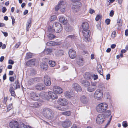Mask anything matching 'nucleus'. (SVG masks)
<instances>
[{
	"label": "nucleus",
	"mask_w": 128,
	"mask_h": 128,
	"mask_svg": "<svg viewBox=\"0 0 128 128\" xmlns=\"http://www.w3.org/2000/svg\"><path fill=\"white\" fill-rule=\"evenodd\" d=\"M75 38V36L74 35H69L67 37V38L68 39L73 40Z\"/></svg>",
	"instance_id": "41"
},
{
	"label": "nucleus",
	"mask_w": 128,
	"mask_h": 128,
	"mask_svg": "<svg viewBox=\"0 0 128 128\" xmlns=\"http://www.w3.org/2000/svg\"><path fill=\"white\" fill-rule=\"evenodd\" d=\"M81 83L83 86L85 87L88 86L90 84V83L86 80H83L81 82Z\"/></svg>",
	"instance_id": "27"
},
{
	"label": "nucleus",
	"mask_w": 128,
	"mask_h": 128,
	"mask_svg": "<svg viewBox=\"0 0 128 128\" xmlns=\"http://www.w3.org/2000/svg\"><path fill=\"white\" fill-rule=\"evenodd\" d=\"M68 54L70 57L72 59L74 58L76 56V52L73 49L70 50Z\"/></svg>",
	"instance_id": "15"
},
{
	"label": "nucleus",
	"mask_w": 128,
	"mask_h": 128,
	"mask_svg": "<svg viewBox=\"0 0 128 128\" xmlns=\"http://www.w3.org/2000/svg\"><path fill=\"white\" fill-rule=\"evenodd\" d=\"M110 74H108L106 75V80H108L110 79Z\"/></svg>",
	"instance_id": "60"
},
{
	"label": "nucleus",
	"mask_w": 128,
	"mask_h": 128,
	"mask_svg": "<svg viewBox=\"0 0 128 128\" xmlns=\"http://www.w3.org/2000/svg\"><path fill=\"white\" fill-rule=\"evenodd\" d=\"M95 11L94 10H93L91 8H90L89 10V12L90 14H93L95 12Z\"/></svg>",
	"instance_id": "56"
},
{
	"label": "nucleus",
	"mask_w": 128,
	"mask_h": 128,
	"mask_svg": "<svg viewBox=\"0 0 128 128\" xmlns=\"http://www.w3.org/2000/svg\"><path fill=\"white\" fill-rule=\"evenodd\" d=\"M8 64H14V62L12 60H10L8 62Z\"/></svg>",
	"instance_id": "55"
},
{
	"label": "nucleus",
	"mask_w": 128,
	"mask_h": 128,
	"mask_svg": "<svg viewBox=\"0 0 128 128\" xmlns=\"http://www.w3.org/2000/svg\"><path fill=\"white\" fill-rule=\"evenodd\" d=\"M37 78H30L28 80V82L29 84L31 85L34 84Z\"/></svg>",
	"instance_id": "28"
},
{
	"label": "nucleus",
	"mask_w": 128,
	"mask_h": 128,
	"mask_svg": "<svg viewBox=\"0 0 128 128\" xmlns=\"http://www.w3.org/2000/svg\"><path fill=\"white\" fill-rule=\"evenodd\" d=\"M96 83H92L91 84V86H92L93 88L95 87V88L96 89Z\"/></svg>",
	"instance_id": "49"
},
{
	"label": "nucleus",
	"mask_w": 128,
	"mask_h": 128,
	"mask_svg": "<svg viewBox=\"0 0 128 128\" xmlns=\"http://www.w3.org/2000/svg\"><path fill=\"white\" fill-rule=\"evenodd\" d=\"M48 64L50 66L52 67L54 66L56 64L55 62L54 61L51 60H49Z\"/></svg>",
	"instance_id": "34"
},
{
	"label": "nucleus",
	"mask_w": 128,
	"mask_h": 128,
	"mask_svg": "<svg viewBox=\"0 0 128 128\" xmlns=\"http://www.w3.org/2000/svg\"><path fill=\"white\" fill-rule=\"evenodd\" d=\"M72 124L70 120L68 119H66L65 121L62 124V126L65 128H68Z\"/></svg>",
	"instance_id": "14"
},
{
	"label": "nucleus",
	"mask_w": 128,
	"mask_h": 128,
	"mask_svg": "<svg viewBox=\"0 0 128 128\" xmlns=\"http://www.w3.org/2000/svg\"><path fill=\"white\" fill-rule=\"evenodd\" d=\"M92 78H93L94 80H97L98 78V76L97 74H92Z\"/></svg>",
	"instance_id": "44"
},
{
	"label": "nucleus",
	"mask_w": 128,
	"mask_h": 128,
	"mask_svg": "<svg viewBox=\"0 0 128 128\" xmlns=\"http://www.w3.org/2000/svg\"><path fill=\"white\" fill-rule=\"evenodd\" d=\"M64 95L67 98H71L73 97V95L68 92H66L64 93Z\"/></svg>",
	"instance_id": "24"
},
{
	"label": "nucleus",
	"mask_w": 128,
	"mask_h": 128,
	"mask_svg": "<svg viewBox=\"0 0 128 128\" xmlns=\"http://www.w3.org/2000/svg\"><path fill=\"white\" fill-rule=\"evenodd\" d=\"M12 96L15 97L16 96V94L15 92L13 91L10 92Z\"/></svg>",
	"instance_id": "53"
},
{
	"label": "nucleus",
	"mask_w": 128,
	"mask_h": 128,
	"mask_svg": "<svg viewBox=\"0 0 128 128\" xmlns=\"http://www.w3.org/2000/svg\"><path fill=\"white\" fill-rule=\"evenodd\" d=\"M14 84H16V89L17 88H20V84L18 80H16L14 82Z\"/></svg>",
	"instance_id": "38"
},
{
	"label": "nucleus",
	"mask_w": 128,
	"mask_h": 128,
	"mask_svg": "<svg viewBox=\"0 0 128 128\" xmlns=\"http://www.w3.org/2000/svg\"><path fill=\"white\" fill-rule=\"evenodd\" d=\"M44 84L47 86H49L51 84L50 78L49 76H46L44 77Z\"/></svg>",
	"instance_id": "12"
},
{
	"label": "nucleus",
	"mask_w": 128,
	"mask_h": 128,
	"mask_svg": "<svg viewBox=\"0 0 128 128\" xmlns=\"http://www.w3.org/2000/svg\"><path fill=\"white\" fill-rule=\"evenodd\" d=\"M32 54L31 53H28L27 54L26 56V58L28 59L29 58H32Z\"/></svg>",
	"instance_id": "40"
},
{
	"label": "nucleus",
	"mask_w": 128,
	"mask_h": 128,
	"mask_svg": "<svg viewBox=\"0 0 128 128\" xmlns=\"http://www.w3.org/2000/svg\"><path fill=\"white\" fill-rule=\"evenodd\" d=\"M9 91L10 92L13 91H14V88L12 86L10 87L9 89Z\"/></svg>",
	"instance_id": "59"
},
{
	"label": "nucleus",
	"mask_w": 128,
	"mask_h": 128,
	"mask_svg": "<svg viewBox=\"0 0 128 128\" xmlns=\"http://www.w3.org/2000/svg\"><path fill=\"white\" fill-rule=\"evenodd\" d=\"M40 67L43 70H47L48 68L47 64L46 63L41 64L40 65Z\"/></svg>",
	"instance_id": "30"
},
{
	"label": "nucleus",
	"mask_w": 128,
	"mask_h": 128,
	"mask_svg": "<svg viewBox=\"0 0 128 128\" xmlns=\"http://www.w3.org/2000/svg\"><path fill=\"white\" fill-rule=\"evenodd\" d=\"M62 114L63 115L69 116L71 114V112L70 111H66L62 112Z\"/></svg>",
	"instance_id": "36"
},
{
	"label": "nucleus",
	"mask_w": 128,
	"mask_h": 128,
	"mask_svg": "<svg viewBox=\"0 0 128 128\" xmlns=\"http://www.w3.org/2000/svg\"><path fill=\"white\" fill-rule=\"evenodd\" d=\"M58 5H59L60 11L62 12H65V8L66 6V2L63 1H60L58 4Z\"/></svg>",
	"instance_id": "8"
},
{
	"label": "nucleus",
	"mask_w": 128,
	"mask_h": 128,
	"mask_svg": "<svg viewBox=\"0 0 128 128\" xmlns=\"http://www.w3.org/2000/svg\"><path fill=\"white\" fill-rule=\"evenodd\" d=\"M73 87L77 92H80L82 90L81 86L77 83H74L73 84Z\"/></svg>",
	"instance_id": "18"
},
{
	"label": "nucleus",
	"mask_w": 128,
	"mask_h": 128,
	"mask_svg": "<svg viewBox=\"0 0 128 128\" xmlns=\"http://www.w3.org/2000/svg\"><path fill=\"white\" fill-rule=\"evenodd\" d=\"M46 45L49 46H52L58 45L60 44V43L53 41H50L47 42L46 44Z\"/></svg>",
	"instance_id": "19"
},
{
	"label": "nucleus",
	"mask_w": 128,
	"mask_h": 128,
	"mask_svg": "<svg viewBox=\"0 0 128 128\" xmlns=\"http://www.w3.org/2000/svg\"><path fill=\"white\" fill-rule=\"evenodd\" d=\"M40 95V94L39 95V94H36L33 92H31L30 93V96L32 99L35 101H36L39 99V96L41 97Z\"/></svg>",
	"instance_id": "11"
},
{
	"label": "nucleus",
	"mask_w": 128,
	"mask_h": 128,
	"mask_svg": "<svg viewBox=\"0 0 128 128\" xmlns=\"http://www.w3.org/2000/svg\"><path fill=\"white\" fill-rule=\"evenodd\" d=\"M7 100V97H5L4 98V103L5 104Z\"/></svg>",
	"instance_id": "63"
},
{
	"label": "nucleus",
	"mask_w": 128,
	"mask_h": 128,
	"mask_svg": "<svg viewBox=\"0 0 128 128\" xmlns=\"http://www.w3.org/2000/svg\"><path fill=\"white\" fill-rule=\"evenodd\" d=\"M80 7V5L77 4L73 5L72 6V8L74 11L77 12L79 10Z\"/></svg>",
	"instance_id": "23"
},
{
	"label": "nucleus",
	"mask_w": 128,
	"mask_h": 128,
	"mask_svg": "<svg viewBox=\"0 0 128 128\" xmlns=\"http://www.w3.org/2000/svg\"><path fill=\"white\" fill-rule=\"evenodd\" d=\"M103 96L102 92L101 90L98 89L95 92L94 94V97L96 99L100 100L102 98Z\"/></svg>",
	"instance_id": "7"
},
{
	"label": "nucleus",
	"mask_w": 128,
	"mask_h": 128,
	"mask_svg": "<svg viewBox=\"0 0 128 128\" xmlns=\"http://www.w3.org/2000/svg\"><path fill=\"white\" fill-rule=\"evenodd\" d=\"M52 28L54 31L57 33L60 32L62 29L61 24L58 22L54 24L53 25Z\"/></svg>",
	"instance_id": "5"
},
{
	"label": "nucleus",
	"mask_w": 128,
	"mask_h": 128,
	"mask_svg": "<svg viewBox=\"0 0 128 128\" xmlns=\"http://www.w3.org/2000/svg\"><path fill=\"white\" fill-rule=\"evenodd\" d=\"M6 8L5 7H3L2 8V12L3 13H4L6 11Z\"/></svg>",
	"instance_id": "58"
},
{
	"label": "nucleus",
	"mask_w": 128,
	"mask_h": 128,
	"mask_svg": "<svg viewBox=\"0 0 128 128\" xmlns=\"http://www.w3.org/2000/svg\"><path fill=\"white\" fill-rule=\"evenodd\" d=\"M97 70L98 72L101 75H103V73L102 72V70L101 66L100 65H98L97 67Z\"/></svg>",
	"instance_id": "25"
},
{
	"label": "nucleus",
	"mask_w": 128,
	"mask_h": 128,
	"mask_svg": "<svg viewBox=\"0 0 128 128\" xmlns=\"http://www.w3.org/2000/svg\"><path fill=\"white\" fill-rule=\"evenodd\" d=\"M110 20L109 19H107L105 20V22L108 25L110 23Z\"/></svg>",
	"instance_id": "48"
},
{
	"label": "nucleus",
	"mask_w": 128,
	"mask_h": 128,
	"mask_svg": "<svg viewBox=\"0 0 128 128\" xmlns=\"http://www.w3.org/2000/svg\"><path fill=\"white\" fill-rule=\"evenodd\" d=\"M105 116L104 114H98L96 118V123L98 124H102L105 121Z\"/></svg>",
	"instance_id": "6"
},
{
	"label": "nucleus",
	"mask_w": 128,
	"mask_h": 128,
	"mask_svg": "<svg viewBox=\"0 0 128 128\" xmlns=\"http://www.w3.org/2000/svg\"><path fill=\"white\" fill-rule=\"evenodd\" d=\"M42 114L43 116L48 119H52L54 116L52 110L48 108H45L43 110Z\"/></svg>",
	"instance_id": "3"
},
{
	"label": "nucleus",
	"mask_w": 128,
	"mask_h": 128,
	"mask_svg": "<svg viewBox=\"0 0 128 128\" xmlns=\"http://www.w3.org/2000/svg\"><path fill=\"white\" fill-rule=\"evenodd\" d=\"M58 102L59 104L62 106H66L68 104L67 100L64 98L59 99Z\"/></svg>",
	"instance_id": "10"
},
{
	"label": "nucleus",
	"mask_w": 128,
	"mask_h": 128,
	"mask_svg": "<svg viewBox=\"0 0 128 128\" xmlns=\"http://www.w3.org/2000/svg\"><path fill=\"white\" fill-rule=\"evenodd\" d=\"M108 105L105 102L99 104L96 106V109L97 111L100 113H102L106 111L108 108Z\"/></svg>",
	"instance_id": "4"
},
{
	"label": "nucleus",
	"mask_w": 128,
	"mask_h": 128,
	"mask_svg": "<svg viewBox=\"0 0 128 128\" xmlns=\"http://www.w3.org/2000/svg\"><path fill=\"white\" fill-rule=\"evenodd\" d=\"M77 63L80 66H82L84 64L83 58H81L78 59L77 61Z\"/></svg>",
	"instance_id": "29"
},
{
	"label": "nucleus",
	"mask_w": 128,
	"mask_h": 128,
	"mask_svg": "<svg viewBox=\"0 0 128 128\" xmlns=\"http://www.w3.org/2000/svg\"><path fill=\"white\" fill-rule=\"evenodd\" d=\"M48 37L50 40H52L55 38V36L54 34H50L48 35Z\"/></svg>",
	"instance_id": "35"
},
{
	"label": "nucleus",
	"mask_w": 128,
	"mask_h": 128,
	"mask_svg": "<svg viewBox=\"0 0 128 128\" xmlns=\"http://www.w3.org/2000/svg\"><path fill=\"white\" fill-rule=\"evenodd\" d=\"M35 60V59H32L26 62V64L28 66H30L32 65H34Z\"/></svg>",
	"instance_id": "20"
},
{
	"label": "nucleus",
	"mask_w": 128,
	"mask_h": 128,
	"mask_svg": "<svg viewBox=\"0 0 128 128\" xmlns=\"http://www.w3.org/2000/svg\"><path fill=\"white\" fill-rule=\"evenodd\" d=\"M114 12L113 10H112L110 13V16H112L114 14Z\"/></svg>",
	"instance_id": "51"
},
{
	"label": "nucleus",
	"mask_w": 128,
	"mask_h": 128,
	"mask_svg": "<svg viewBox=\"0 0 128 128\" xmlns=\"http://www.w3.org/2000/svg\"><path fill=\"white\" fill-rule=\"evenodd\" d=\"M9 80L11 82H13L14 81V78L13 77H10Z\"/></svg>",
	"instance_id": "61"
},
{
	"label": "nucleus",
	"mask_w": 128,
	"mask_h": 128,
	"mask_svg": "<svg viewBox=\"0 0 128 128\" xmlns=\"http://www.w3.org/2000/svg\"><path fill=\"white\" fill-rule=\"evenodd\" d=\"M111 114V111L109 110H107L105 113V114L106 116H109Z\"/></svg>",
	"instance_id": "39"
},
{
	"label": "nucleus",
	"mask_w": 128,
	"mask_h": 128,
	"mask_svg": "<svg viewBox=\"0 0 128 128\" xmlns=\"http://www.w3.org/2000/svg\"><path fill=\"white\" fill-rule=\"evenodd\" d=\"M38 104L36 102L30 104V106L34 108H37L38 107Z\"/></svg>",
	"instance_id": "33"
},
{
	"label": "nucleus",
	"mask_w": 128,
	"mask_h": 128,
	"mask_svg": "<svg viewBox=\"0 0 128 128\" xmlns=\"http://www.w3.org/2000/svg\"><path fill=\"white\" fill-rule=\"evenodd\" d=\"M125 34L126 36H128V30L127 29L125 30Z\"/></svg>",
	"instance_id": "64"
},
{
	"label": "nucleus",
	"mask_w": 128,
	"mask_h": 128,
	"mask_svg": "<svg viewBox=\"0 0 128 128\" xmlns=\"http://www.w3.org/2000/svg\"><path fill=\"white\" fill-rule=\"evenodd\" d=\"M11 18L12 20V24L13 25L15 23V19L14 18L13 16H11Z\"/></svg>",
	"instance_id": "54"
},
{
	"label": "nucleus",
	"mask_w": 128,
	"mask_h": 128,
	"mask_svg": "<svg viewBox=\"0 0 128 128\" xmlns=\"http://www.w3.org/2000/svg\"><path fill=\"white\" fill-rule=\"evenodd\" d=\"M112 37L113 38H115L116 36V33L115 31H114L112 34Z\"/></svg>",
	"instance_id": "45"
},
{
	"label": "nucleus",
	"mask_w": 128,
	"mask_h": 128,
	"mask_svg": "<svg viewBox=\"0 0 128 128\" xmlns=\"http://www.w3.org/2000/svg\"><path fill=\"white\" fill-rule=\"evenodd\" d=\"M48 31L50 32H52L54 31V30L53 29V30H52V29L51 26H49L48 28Z\"/></svg>",
	"instance_id": "50"
},
{
	"label": "nucleus",
	"mask_w": 128,
	"mask_h": 128,
	"mask_svg": "<svg viewBox=\"0 0 128 128\" xmlns=\"http://www.w3.org/2000/svg\"><path fill=\"white\" fill-rule=\"evenodd\" d=\"M52 51V49L47 48L44 50L43 52L44 53L45 55L48 54L51 52Z\"/></svg>",
	"instance_id": "32"
},
{
	"label": "nucleus",
	"mask_w": 128,
	"mask_h": 128,
	"mask_svg": "<svg viewBox=\"0 0 128 128\" xmlns=\"http://www.w3.org/2000/svg\"><path fill=\"white\" fill-rule=\"evenodd\" d=\"M1 32H2L4 34V36H5L6 37L8 36V34L6 32H4L2 31H1Z\"/></svg>",
	"instance_id": "62"
},
{
	"label": "nucleus",
	"mask_w": 128,
	"mask_h": 128,
	"mask_svg": "<svg viewBox=\"0 0 128 128\" xmlns=\"http://www.w3.org/2000/svg\"><path fill=\"white\" fill-rule=\"evenodd\" d=\"M56 55L58 56H60L64 54V51L61 50H56L55 52Z\"/></svg>",
	"instance_id": "21"
},
{
	"label": "nucleus",
	"mask_w": 128,
	"mask_h": 128,
	"mask_svg": "<svg viewBox=\"0 0 128 128\" xmlns=\"http://www.w3.org/2000/svg\"><path fill=\"white\" fill-rule=\"evenodd\" d=\"M40 96L43 99L49 100L50 98L56 99L58 98V96L55 93L49 91L48 93L43 92L40 94Z\"/></svg>",
	"instance_id": "2"
},
{
	"label": "nucleus",
	"mask_w": 128,
	"mask_h": 128,
	"mask_svg": "<svg viewBox=\"0 0 128 128\" xmlns=\"http://www.w3.org/2000/svg\"><path fill=\"white\" fill-rule=\"evenodd\" d=\"M53 91L56 93L57 94H60L62 92L63 90L59 86H55L53 88Z\"/></svg>",
	"instance_id": "9"
},
{
	"label": "nucleus",
	"mask_w": 128,
	"mask_h": 128,
	"mask_svg": "<svg viewBox=\"0 0 128 128\" xmlns=\"http://www.w3.org/2000/svg\"><path fill=\"white\" fill-rule=\"evenodd\" d=\"M52 21L54 20L56 18V17L55 16H52L51 17Z\"/></svg>",
	"instance_id": "52"
},
{
	"label": "nucleus",
	"mask_w": 128,
	"mask_h": 128,
	"mask_svg": "<svg viewBox=\"0 0 128 128\" xmlns=\"http://www.w3.org/2000/svg\"><path fill=\"white\" fill-rule=\"evenodd\" d=\"M31 26V19L30 18H29L26 24V30L27 31H28V29Z\"/></svg>",
	"instance_id": "26"
},
{
	"label": "nucleus",
	"mask_w": 128,
	"mask_h": 128,
	"mask_svg": "<svg viewBox=\"0 0 128 128\" xmlns=\"http://www.w3.org/2000/svg\"><path fill=\"white\" fill-rule=\"evenodd\" d=\"M117 24L120 26L122 25V21L121 20H118L117 21Z\"/></svg>",
	"instance_id": "42"
},
{
	"label": "nucleus",
	"mask_w": 128,
	"mask_h": 128,
	"mask_svg": "<svg viewBox=\"0 0 128 128\" xmlns=\"http://www.w3.org/2000/svg\"><path fill=\"white\" fill-rule=\"evenodd\" d=\"M9 125L12 128H20L18 123L16 121H12L10 122Z\"/></svg>",
	"instance_id": "13"
},
{
	"label": "nucleus",
	"mask_w": 128,
	"mask_h": 128,
	"mask_svg": "<svg viewBox=\"0 0 128 128\" xmlns=\"http://www.w3.org/2000/svg\"><path fill=\"white\" fill-rule=\"evenodd\" d=\"M81 102L84 104H88L89 102L88 98L84 96H81L80 98Z\"/></svg>",
	"instance_id": "16"
},
{
	"label": "nucleus",
	"mask_w": 128,
	"mask_h": 128,
	"mask_svg": "<svg viewBox=\"0 0 128 128\" xmlns=\"http://www.w3.org/2000/svg\"><path fill=\"white\" fill-rule=\"evenodd\" d=\"M83 30L82 32L84 36V40L86 42H88L90 40L89 37L90 36V31L88 29L89 25L86 22H84L82 25Z\"/></svg>",
	"instance_id": "1"
},
{
	"label": "nucleus",
	"mask_w": 128,
	"mask_h": 128,
	"mask_svg": "<svg viewBox=\"0 0 128 128\" xmlns=\"http://www.w3.org/2000/svg\"><path fill=\"white\" fill-rule=\"evenodd\" d=\"M45 86L42 83H40L37 84L36 86V89L38 90H41L44 88Z\"/></svg>",
	"instance_id": "17"
},
{
	"label": "nucleus",
	"mask_w": 128,
	"mask_h": 128,
	"mask_svg": "<svg viewBox=\"0 0 128 128\" xmlns=\"http://www.w3.org/2000/svg\"><path fill=\"white\" fill-rule=\"evenodd\" d=\"M122 125L124 127H127L128 126L127 124V122L126 121H124L122 123Z\"/></svg>",
	"instance_id": "46"
},
{
	"label": "nucleus",
	"mask_w": 128,
	"mask_h": 128,
	"mask_svg": "<svg viewBox=\"0 0 128 128\" xmlns=\"http://www.w3.org/2000/svg\"><path fill=\"white\" fill-rule=\"evenodd\" d=\"M57 108L58 110H61L63 111L66 110V108L63 107L61 108L60 107H57Z\"/></svg>",
	"instance_id": "47"
},
{
	"label": "nucleus",
	"mask_w": 128,
	"mask_h": 128,
	"mask_svg": "<svg viewBox=\"0 0 128 128\" xmlns=\"http://www.w3.org/2000/svg\"><path fill=\"white\" fill-rule=\"evenodd\" d=\"M95 88H93L92 86H90L88 88V90L90 92H92L94 90L96 89Z\"/></svg>",
	"instance_id": "37"
},
{
	"label": "nucleus",
	"mask_w": 128,
	"mask_h": 128,
	"mask_svg": "<svg viewBox=\"0 0 128 128\" xmlns=\"http://www.w3.org/2000/svg\"><path fill=\"white\" fill-rule=\"evenodd\" d=\"M92 75L90 74L88 72H87L86 73L84 77L86 79L89 80L92 78Z\"/></svg>",
	"instance_id": "31"
},
{
	"label": "nucleus",
	"mask_w": 128,
	"mask_h": 128,
	"mask_svg": "<svg viewBox=\"0 0 128 128\" xmlns=\"http://www.w3.org/2000/svg\"><path fill=\"white\" fill-rule=\"evenodd\" d=\"M59 9H60V7L59 5H58H58L56 6L55 10L56 11H57Z\"/></svg>",
	"instance_id": "57"
},
{
	"label": "nucleus",
	"mask_w": 128,
	"mask_h": 128,
	"mask_svg": "<svg viewBox=\"0 0 128 128\" xmlns=\"http://www.w3.org/2000/svg\"><path fill=\"white\" fill-rule=\"evenodd\" d=\"M12 104H9L8 105L7 108V111L9 112L10 109L12 108Z\"/></svg>",
	"instance_id": "43"
},
{
	"label": "nucleus",
	"mask_w": 128,
	"mask_h": 128,
	"mask_svg": "<svg viewBox=\"0 0 128 128\" xmlns=\"http://www.w3.org/2000/svg\"><path fill=\"white\" fill-rule=\"evenodd\" d=\"M59 21L60 22L63 23L64 24H65L68 22L67 19L63 16H61L60 17Z\"/></svg>",
	"instance_id": "22"
}]
</instances>
